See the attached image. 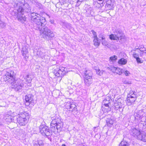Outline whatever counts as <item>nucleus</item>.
<instances>
[{"mask_svg": "<svg viewBox=\"0 0 146 146\" xmlns=\"http://www.w3.org/2000/svg\"><path fill=\"white\" fill-rule=\"evenodd\" d=\"M30 13V19L31 22L33 23V28L40 31L41 35L43 38L48 40L55 37L56 33L53 32L45 26L46 20L45 18L36 13Z\"/></svg>", "mask_w": 146, "mask_h": 146, "instance_id": "obj_1", "label": "nucleus"}, {"mask_svg": "<svg viewBox=\"0 0 146 146\" xmlns=\"http://www.w3.org/2000/svg\"><path fill=\"white\" fill-rule=\"evenodd\" d=\"M15 75L13 71H11L10 73H7L4 76L3 78L4 81H7L11 84L12 88H15L16 90L19 91L22 89L24 84L20 80L18 81L15 80L13 77Z\"/></svg>", "mask_w": 146, "mask_h": 146, "instance_id": "obj_2", "label": "nucleus"}, {"mask_svg": "<svg viewBox=\"0 0 146 146\" xmlns=\"http://www.w3.org/2000/svg\"><path fill=\"white\" fill-rule=\"evenodd\" d=\"M30 117V115L28 113H21L17 118V122L21 126L24 125L28 122Z\"/></svg>", "mask_w": 146, "mask_h": 146, "instance_id": "obj_3", "label": "nucleus"}, {"mask_svg": "<svg viewBox=\"0 0 146 146\" xmlns=\"http://www.w3.org/2000/svg\"><path fill=\"white\" fill-rule=\"evenodd\" d=\"M63 123L60 118L53 119L50 123V128L52 131H54L56 128L57 129H61L63 127Z\"/></svg>", "mask_w": 146, "mask_h": 146, "instance_id": "obj_4", "label": "nucleus"}, {"mask_svg": "<svg viewBox=\"0 0 146 146\" xmlns=\"http://www.w3.org/2000/svg\"><path fill=\"white\" fill-rule=\"evenodd\" d=\"M31 8L30 6L28 3L24 4L23 6H20L16 11H14L13 12V14L14 13L13 15H23L25 13L29 12L31 11Z\"/></svg>", "mask_w": 146, "mask_h": 146, "instance_id": "obj_5", "label": "nucleus"}, {"mask_svg": "<svg viewBox=\"0 0 146 146\" xmlns=\"http://www.w3.org/2000/svg\"><path fill=\"white\" fill-rule=\"evenodd\" d=\"M34 96L32 94H29L25 96V104L27 106L29 107L32 105L33 106L34 104V100H33Z\"/></svg>", "mask_w": 146, "mask_h": 146, "instance_id": "obj_6", "label": "nucleus"}, {"mask_svg": "<svg viewBox=\"0 0 146 146\" xmlns=\"http://www.w3.org/2000/svg\"><path fill=\"white\" fill-rule=\"evenodd\" d=\"M66 68L63 67H60L58 71L54 70V72L56 76L57 77L63 76L66 73L65 69Z\"/></svg>", "mask_w": 146, "mask_h": 146, "instance_id": "obj_7", "label": "nucleus"}, {"mask_svg": "<svg viewBox=\"0 0 146 146\" xmlns=\"http://www.w3.org/2000/svg\"><path fill=\"white\" fill-rule=\"evenodd\" d=\"M40 132L43 135L48 136L49 133V129L48 126L42 125L40 126Z\"/></svg>", "mask_w": 146, "mask_h": 146, "instance_id": "obj_8", "label": "nucleus"}, {"mask_svg": "<svg viewBox=\"0 0 146 146\" xmlns=\"http://www.w3.org/2000/svg\"><path fill=\"white\" fill-rule=\"evenodd\" d=\"M21 54L25 59L28 58V47L27 46H22L21 51Z\"/></svg>", "mask_w": 146, "mask_h": 146, "instance_id": "obj_9", "label": "nucleus"}, {"mask_svg": "<svg viewBox=\"0 0 146 146\" xmlns=\"http://www.w3.org/2000/svg\"><path fill=\"white\" fill-rule=\"evenodd\" d=\"M112 100H110V98L109 97H107L106 99L104 100L102 102V105L106 107H108L111 109V102Z\"/></svg>", "mask_w": 146, "mask_h": 146, "instance_id": "obj_10", "label": "nucleus"}, {"mask_svg": "<svg viewBox=\"0 0 146 146\" xmlns=\"http://www.w3.org/2000/svg\"><path fill=\"white\" fill-rule=\"evenodd\" d=\"M114 33L117 37L121 40L124 38V35L123 32L119 29H115Z\"/></svg>", "mask_w": 146, "mask_h": 146, "instance_id": "obj_11", "label": "nucleus"}, {"mask_svg": "<svg viewBox=\"0 0 146 146\" xmlns=\"http://www.w3.org/2000/svg\"><path fill=\"white\" fill-rule=\"evenodd\" d=\"M84 82L87 86H89L92 82V76H84Z\"/></svg>", "mask_w": 146, "mask_h": 146, "instance_id": "obj_12", "label": "nucleus"}, {"mask_svg": "<svg viewBox=\"0 0 146 146\" xmlns=\"http://www.w3.org/2000/svg\"><path fill=\"white\" fill-rule=\"evenodd\" d=\"M121 100V99L119 98L116 100L115 99V100L116 102H117L115 103H114V107L116 110H118L119 108H122V104L121 103L120 100Z\"/></svg>", "mask_w": 146, "mask_h": 146, "instance_id": "obj_13", "label": "nucleus"}, {"mask_svg": "<svg viewBox=\"0 0 146 146\" xmlns=\"http://www.w3.org/2000/svg\"><path fill=\"white\" fill-rule=\"evenodd\" d=\"M17 15V18L19 21L21 22H25L26 21V18L25 16L21 15Z\"/></svg>", "mask_w": 146, "mask_h": 146, "instance_id": "obj_14", "label": "nucleus"}, {"mask_svg": "<svg viewBox=\"0 0 146 146\" xmlns=\"http://www.w3.org/2000/svg\"><path fill=\"white\" fill-rule=\"evenodd\" d=\"M93 69L96 70V74L100 76H102L105 72L104 70H101L99 68L96 67H94Z\"/></svg>", "mask_w": 146, "mask_h": 146, "instance_id": "obj_15", "label": "nucleus"}, {"mask_svg": "<svg viewBox=\"0 0 146 146\" xmlns=\"http://www.w3.org/2000/svg\"><path fill=\"white\" fill-rule=\"evenodd\" d=\"M43 49L41 48L38 50L37 52V55L40 56V57L43 58L45 56V53L43 52Z\"/></svg>", "mask_w": 146, "mask_h": 146, "instance_id": "obj_16", "label": "nucleus"}, {"mask_svg": "<svg viewBox=\"0 0 146 146\" xmlns=\"http://www.w3.org/2000/svg\"><path fill=\"white\" fill-rule=\"evenodd\" d=\"M93 44L96 48H98L100 44V42L98 40V38H94L93 41Z\"/></svg>", "mask_w": 146, "mask_h": 146, "instance_id": "obj_17", "label": "nucleus"}, {"mask_svg": "<svg viewBox=\"0 0 146 146\" xmlns=\"http://www.w3.org/2000/svg\"><path fill=\"white\" fill-rule=\"evenodd\" d=\"M109 38L110 40H119L115 34H111L110 35H109Z\"/></svg>", "mask_w": 146, "mask_h": 146, "instance_id": "obj_18", "label": "nucleus"}, {"mask_svg": "<svg viewBox=\"0 0 146 146\" xmlns=\"http://www.w3.org/2000/svg\"><path fill=\"white\" fill-rule=\"evenodd\" d=\"M129 143L126 141L123 140L119 143L118 146H129Z\"/></svg>", "mask_w": 146, "mask_h": 146, "instance_id": "obj_19", "label": "nucleus"}, {"mask_svg": "<svg viewBox=\"0 0 146 146\" xmlns=\"http://www.w3.org/2000/svg\"><path fill=\"white\" fill-rule=\"evenodd\" d=\"M127 60L123 58H121L118 61V63L119 64L121 65H125L127 63Z\"/></svg>", "mask_w": 146, "mask_h": 146, "instance_id": "obj_20", "label": "nucleus"}, {"mask_svg": "<svg viewBox=\"0 0 146 146\" xmlns=\"http://www.w3.org/2000/svg\"><path fill=\"white\" fill-rule=\"evenodd\" d=\"M129 97H127L126 100L128 102L130 103H133L136 100V98H135V97H133V98H130Z\"/></svg>", "mask_w": 146, "mask_h": 146, "instance_id": "obj_21", "label": "nucleus"}, {"mask_svg": "<svg viewBox=\"0 0 146 146\" xmlns=\"http://www.w3.org/2000/svg\"><path fill=\"white\" fill-rule=\"evenodd\" d=\"M25 78L26 80V82H27L28 83H31L32 79L31 77H30L29 74L27 75Z\"/></svg>", "mask_w": 146, "mask_h": 146, "instance_id": "obj_22", "label": "nucleus"}, {"mask_svg": "<svg viewBox=\"0 0 146 146\" xmlns=\"http://www.w3.org/2000/svg\"><path fill=\"white\" fill-rule=\"evenodd\" d=\"M134 93H135V92H130V93L128 94L127 95V97H129L130 98H133V97H135V98H136V96L135 94Z\"/></svg>", "mask_w": 146, "mask_h": 146, "instance_id": "obj_23", "label": "nucleus"}, {"mask_svg": "<svg viewBox=\"0 0 146 146\" xmlns=\"http://www.w3.org/2000/svg\"><path fill=\"white\" fill-rule=\"evenodd\" d=\"M92 73L91 72L90 70H86L85 71L84 76H92Z\"/></svg>", "mask_w": 146, "mask_h": 146, "instance_id": "obj_24", "label": "nucleus"}, {"mask_svg": "<svg viewBox=\"0 0 146 146\" xmlns=\"http://www.w3.org/2000/svg\"><path fill=\"white\" fill-rule=\"evenodd\" d=\"M109 1H108L106 5V7L108 9L110 10L112 9V6H113V5L111 4H110L109 3Z\"/></svg>", "mask_w": 146, "mask_h": 146, "instance_id": "obj_25", "label": "nucleus"}, {"mask_svg": "<svg viewBox=\"0 0 146 146\" xmlns=\"http://www.w3.org/2000/svg\"><path fill=\"white\" fill-rule=\"evenodd\" d=\"M43 143L42 141H39L38 142L34 144V146H43Z\"/></svg>", "mask_w": 146, "mask_h": 146, "instance_id": "obj_26", "label": "nucleus"}, {"mask_svg": "<svg viewBox=\"0 0 146 146\" xmlns=\"http://www.w3.org/2000/svg\"><path fill=\"white\" fill-rule=\"evenodd\" d=\"M117 59V57L115 55H113L110 58V60L112 62L115 61Z\"/></svg>", "mask_w": 146, "mask_h": 146, "instance_id": "obj_27", "label": "nucleus"}, {"mask_svg": "<svg viewBox=\"0 0 146 146\" xmlns=\"http://www.w3.org/2000/svg\"><path fill=\"white\" fill-rule=\"evenodd\" d=\"M98 36L101 38V40H104L106 38V35L102 33L100 34Z\"/></svg>", "mask_w": 146, "mask_h": 146, "instance_id": "obj_28", "label": "nucleus"}, {"mask_svg": "<svg viewBox=\"0 0 146 146\" xmlns=\"http://www.w3.org/2000/svg\"><path fill=\"white\" fill-rule=\"evenodd\" d=\"M70 106H71V104H70V103L67 102L64 105L65 108L64 109H70Z\"/></svg>", "mask_w": 146, "mask_h": 146, "instance_id": "obj_29", "label": "nucleus"}, {"mask_svg": "<svg viewBox=\"0 0 146 146\" xmlns=\"http://www.w3.org/2000/svg\"><path fill=\"white\" fill-rule=\"evenodd\" d=\"M115 73L119 75H120L122 73V72L121 69L117 68Z\"/></svg>", "mask_w": 146, "mask_h": 146, "instance_id": "obj_30", "label": "nucleus"}, {"mask_svg": "<svg viewBox=\"0 0 146 146\" xmlns=\"http://www.w3.org/2000/svg\"><path fill=\"white\" fill-rule=\"evenodd\" d=\"M93 34V35H94L93 38H98L97 36V33L96 32H95L94 30H92L91 31Z\"/></svg>", "mask_w": 146, "mask_h": 146, "instance_id": "obj_31", "label": "nucleus"}, {"mask_svg": "<svg viewBox=\"0 0 146 146\" xmlns=\"http://www.w3.org/2000/svg\"><path fill=\"white\" fill-rule=\"evenodd\" d=\"M141 140L144 142H146V135H143L141 137Z\"/></svg>", "mask_w": 146, "mask_h": 146, "instance_id": "obj_32", "label": "nucleus"}, {"mask_svg": "<svg viewBox=\"0 0 146 146\" xmlns=\"http://www.w3.org/2000/svg\"><path fill=\"white\" fill-rule=\"evenodd\" d=\"M65 25L66 27L68 29H70L71 27V24L69 23H65Z\"/></svg>", "mask_w": 146, "mask_h": 146, "instance_id": "obj_33", "label": "nucleus"}, {"mask_svg": "<svg viewBox=\"0 0 146 146\" xmlns=\"http://www.w3.org/2000/svg\"><path fill=\"white\" fill-rule=\"evenodd\" d=\"M133 56L134 58H135V59L139 57V54L136 53L135 52H133Z\"/></svg>", "mask_w": 146, "mask_h": 146, "instance_id": "obj_34", "label": "nucleus"}, {"mask_svg": "<svg viewBox=\"0 0 146 146\" xmlns=\"http://www.w3.org/2000/svg\"><path fill=\"white\" fill-rule=\"evenodd\" d=\"M102 44L104 46H106L107 44V42L106 41L105 39L104 40H102Z\"/></svg>", "mask_w": 146, "mask_h": 146, "instance_id": "obj_35", "label": "nucleus"}, {"mask_svg": "<svg viewBox=\"0 0 146 146\" xmlns=\"http://www.w3.org/2000/svg\"><path fill=\"white\" fill-rule=\"evenodd\" d=\"M136 59L137 63L140 64L143 62H142L141 61V60L139 58V57L137 58Z\"/></svg>", "mask_w": 146, "mask_h": 146, "instance_id": "obj_36", "label": "nucleus"}, {"mask_svg": "<svg viewBox=\"0 0 146 146\" xmlns=\"http://www.w3.org/2000/svg\"><path fill=\"white\" fill-rule=\"evenodd\" d=\"M76 106L74 104H71V106H70V109L72 110H74V108H75Z\"/></svg>", "mask_w": 146, "mask_h": 146, "instance_id": "obj_37", "label": "nucleus"}, {"mask_svg": "<svg viewBox=\"0 0 146 146\" xmlns=\"http://www.w3.org/2000/svg\"><path fill=\"white\" fill-rule=\"evenodd\" d=\"M124 74L126 76H128L130 74V73L129 71L126 70L124 72Z\"/></svg>", "mask_w": 146, "mask_h": 146, "instance_id": "obj_38", "label": "nucleus"}, {"mask_svg": "<svg viewBox=\"0 0 146 146\" xmlns=\"http://www.w3.org/2000/svg\"><path fill=\"white\" fill-rule=\"evenodd\" d=\"M117 68L113 67H112L111 68V70L113 72H115V71L116 70Z\"/></svg>", "mask_w": 146, "mask_h": 146, "instance_id": "obj_39", "label": "nucleus"}, {"mask_svg": "<svg viewBox=\"0 0 146 146\" xmlns=\"http://www.w3.org/2000/svg\"><path fill=\"white\" fill-rule=\"evenodd\" d=\"M123 83L125 84H131V83L130 81L126 80Z\"/></svg>", "mask_w": 146, "mask_h": 146, "instance_id": "obj_40", "label": "nucleus"}, {"mask_svg": "<svg viewBox=\"0 0 146 146\" xmlns=\"http://www.w3.org/2000/svg\"><path fill=\"white\" fill-rule=\"evenodd\" d=\"M141 47L140 48H137L136 49H139L140 50V51L141 52H143L144 53H146V50L145 49L144 50H141Z\"/></svg>", "mask_w": 146, "mask_h": 146, "instance_id": "obj_41", "label": "nucleus"}, {"mask_svg": "<svg viewBox=\"0 0 146 146\" xmlns=\"http://www.w3.org/2000/svg\"><path fill=\"white\" fill-rule=\"evenodd\" d=\"M143 53H144V52H140L139 53V54H140L139 55H140V57L142 56Z\"/></svg>", "mask_w": 146, "mask_h": 146, "instance_id": "obj_42", "label": "nucleus"}, {"mask_svg": "<svg viewBox=\"0 0 146 146\" xmlns=\"http://www.w3.org/2000/svg\"><path fill=\"white\" fill-rule=\"evenodd\" d=\"M50 22L51 23L53 24H54V21L53 20H50Z\"/></svg>", "mask_w": 146, "mask_h": 146, "instance_id": "obj_43", "label": "nucleus"}, {"mask_svg": "<svg viewBox=\"0 0 146 146\" xmlns=\"http://www.w3.org/2000/svg\"><path fill=\"white\" fill-rule=\"evenodd\" d=\"M143 108H145V107H146V105H143ZM145 109H146V108H145Z\"/></svg>", "mask_w": 146, "mask_h": 146, "instance_id": "obj_44", "label": "nucleus"}, {"mask_svg": "<svg viewBox=\"0 0 146 146\" xmlns=\"http://www.w3.org/2000/svg\"><path fill=\"white\" fill-rule=\"evenodd\" d=\"M61 146H66L65 145V144H62Z\"/></svg>", "mask_w": 146, "mask_h": 146, "instance_id": "obj_45", "label": "nucleus"}, {"mask_svg": "<svg viewBox=\"0 0 146 146\" xmlns=\"http://www.w3.org/2000/svg\"><path fill=\"white\" fill-rule=\"evenodd\" d=\"M141 47V50H142L143 48H142V47Z\"/></svg>", "mask_w": 146, "mask_h": 146, "instance_id": "obj_46", "label": "nucleus"}, {"mask_svg": "<svg viewBox=\"0 0 146 146\" xmlns=\"http://www.w3.org/2000/svg\"><path fill=\"white\" fill-rule=\"evenodd\" d=\"M98 1H102V0H98Z\"/></svg>", "mask_w": 146, "mask_h": 146, "instance_id": "obj_47", "label": "nucleus"}, {"mask_svg": "<svg viewBox=\"0 0 146 146\" xmlns=\"http://www.w3.org/2000/svg\"><path fill=\"white\" fill-rule=\"evenodd\" d=\"M11 120H12V119H12V118H11Z\"/></svg>", "mask_w": 146, "mask_h": 146, "instance_id": "obj_48", "label": "nucleus"}, {"mask_svg": "<svg viewBox=\"0 0 146 146\" xmlns=\"http://www.w3.org/2000/svg\"><path fill=\"white\" fill-rule=\"evenodd\" d=\"M103 106H102V108H103Z\"/></svg>", "mask_w": 146, "mask_h": 146, "instance_id": "obj_49", "label": "nucleus"}, {"mask_svg": "<svg viewBox=\"0 0 146 146\" xmlns=\"http://www.w3.org/2000/svg\"><path fill=\"white\" fill-rule=\"evenodd\" d=\"M145 80H146V79Z\"/></svg>", "mask_w": 146, "mask_h": 146, "instance_id": "obj_50", "label": "nucleus"}]
</instances>
